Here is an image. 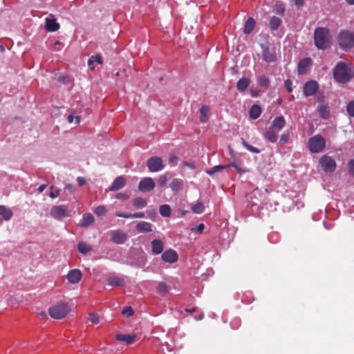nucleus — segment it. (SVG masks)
<instances>
[{
    "label": "nucleus",
    "instance_id": "53",
    "mask_svg": "<svg viewBox=\"0 0 354 354\" xmlns=\"http://www.w3.org/2000/svg\"><path fill=\"white\" fill-rule=\"evenodd\" d=\"M178 157L175 155H171L169 158V162L171 165H175L178 162Z\"/></svg>",
    "mask_w": 354,
    "mask_h": 354
},
{
    "label": "nucleus",
    "instance_id": "44",
    "mask_svg": "<svg viewBox=\"0 0 354 354\" xmlns=\"http://www.w3.org/2000/svg\"><path fill=\"white\" fill-rule=\"evenodd\" d=\"M227 167V165H216V166L213 167L212 169L207 170L206 173L208 174L209 175H212L214 173L220 171L222 169H224Z\"/></svg>",
    "mask_w": 354,
    "mask_h": 354
},
{
    "label": "nucleus",
    "instance_id": "13",
    "mask_svg": "<svg viewBox=\"0 0 354 354\" xmlns=\"http://www.w3.org/2000/svg\"><path fill=\"white\" fill-rule=\"evenodd\" d=\"M161 257L165 262L173 263L178 261V255L175 250L169 249L162 254Z\"/></svg>",
    "mask_w": 354,
    "mask_h": 354
},
{
    "label": "nucleus",
    "instance_id": "20",
    "mask_svg": "<svg viewBox=\"0 0 354 354\" xmlns=\"http://www.w3.org/2000/svg\"><path fill=\"white\" fill-rule=\"evenodd\" d=\"M95 221L94 216L91 213L83 214L82 221L80 222L79 225L82 227H87L91 225Z\"/></svg>",
    "mask_w": 354,
    "mask_h": 354
},
{
    "label": "nucleus",
    "instance_id": "24",
    "mask_svg": "<svg viewBox=\"0 0 354 354\" xmlns=\"http://www.w3.org/2000/svg\"><path fill=\"white\" fill-rule=\"evenodd\" d=\"M250 80L248 77H242L236 83V88L240 92L245 91L250 84Z\"/></svg>",
    "mask_w": 354,
    "mask_h": 354
},
{
    "label": "nucleus",
    "instance_id": "54",
    "mask_svg": "<svg viewBox=\"0 0 354 354\" xmlns=\"http://www.w3.org/2000/svg\"><path fill=\"white\" fill-rule=\"evenodd\" d=\"M115 198L120 200H127L129 198V195L125 193L120 192L118 193L115 195Z\"/></svg>",
    "mask_w": 354,
    "mask_h": 354
},
{
    "label": "nucleus",
    "instance_id": "34",
    "mask_svg": "<svg viewBox=\"0 0 354 354\" xmlns=\"http://www.w3.org/2000/svg\"><path fill=\"white\" fill-rule=\"evenodd\" d=\"M77 249L81 254H85L92 250V247L86 243L80 242L77 245Z\"/></svg>",
    "mask_w": 354,
    "mask_h": 354
},
{
    "label": "nucleus",
    "instance_id": "61",
    "mask_svg": "<svg viewBox=\"0 0 354 354\" xmlns=\"http://www.w3.org/2000/svg\"><path fill=\"white\" fill-rule=\"evenodd\" d=\"M61 46V42L59 41H56L54 44V49L56 50H59L61 48L59 46Z\"/></svg>",
    "mask_w": 354,
    "mask_h": 354
},
{
    "label": "nucleus",
    "instance_id": "60",
    "mask_svg": "<svg viewBox=\"0 0 354 354\" xmlns=\"http://www.w3.org/2000/svg\"><path fill=\"white\" fill-rule=\"evenodd\" d=\"M205 229V225L203 223H201L199 224L197 227H196V230L199 232V233H201Z\"/></svg>",
    "mask_w": 354,
    "mask_h": 354
},
{
    "label": "nucleus",
    "instance_id": "25",
    "mask_svg": "<svg viewBox=\"0 0 354 354\" xmlns=\"http://www.w3.org/2000/svg\"><path fill=\"white\" fill-rule=\"evenodd\" d=\"M115 216L120 218H142L145 216V213L140 212H136L134 214H130V213H124L120 212H117L115 213Z\"/></svg>",
    "mask_w": 354,
    "mask_h": 354
},
{
    "label": "nucleus",
    "instance_id": "32",
    "mask_svg": "<svg viewBox=\"0 0 354 354\" xmlns=\"http://www.w3.org/2000/svg\"><path fill=\"white\" fill-rule=\"evenodd\" d=\"M183 185V182L181 179L179 178H174L171 180V182L169 184V187L174 192H178L180 191Z\"/></svg>",
    "mask_w": 354,
    "mask_h": 354
},
{
    "label": "nucleus",
    "instance_id": "11",
    "mask_svg": "<svg viewBox=\"0 0 354 354\" xmlns=\"http://www.w3.org/2000/svg\"><path fill=\"white\" fill-rule=\"evenodd\" d=\"M155 185V183L151 178L146 177L140 181L138 188L141 192H149L154 188Z\"/></svg>",
    "mask_w": 354,
    "mask_h": 354
},
{
    "label": "nucleus",
    "instance_id": "50",
    "mask_svg": "<svg viewBox=\"0 0 354 354\" xmlns=\"http://www.w3.org/2000/svg\"><path fill=\"white\" fill-rule=\"evenodd\" d=\"M290 138L288 133H283L280 136V143L282 145L286 144Z\"/></svg>",
    "mask_w": 354,
    "mask_h": 354
},
{
    "label": "nucleus",
    "instance_id": "37",
    "mask_svg": "<svg viewBox=\"0 0 354 354\" xmlns=\"http://www.w3.org/2000/svg\"><path fill=\"white\" fill-rule=\"evenodd\" d=\"M257 83L261 87L268 88L270 86V81L269 78L264 75L259 76L257 78Z\"/></svg>",
    "mask_w": 354,
    "mask_h": 354
},
{
    "label": "nucleus",
    "instance_id": "4",
    "mask_svg": "<svg viewBox=\"0 0 354 354\" xmlns=\"http://www.w3.org/2000/svg\"><path fill=\"white\" fill-rule=\"evenodd\" d=\"M70 311L68 304L61 302L50 307L48 309V313L53 319H60L65 317Z\"/></svg>",
    "mask_w": 354,
    "mask_h": 354
},
{
    "label": "nucleus",
    "instance_id": "6",
    "mask_svg": "<svg viewBox=\"0 0 354 354\" xmlns=\"http://www.w3.org/2000/svg\"><path fill=\"white\" fill-rule=\"evenodd\" d=\"M319 163L322 170L326 173L333 172L337 166L335 160L332 157L327 155L322 156Z\"/></svg>",
    "mask_w": 354,
    "mask_h": 354
},
{
    "label": "nucleus",
    "instance_id": "45",
    "mask_svg": "<svg viewBox=\"0 0 354 354\" xmlns=\"http://www.w3.org/2000/svg\"><path fill=\"white\" fill-rule=\"evenodd\" d=\"M88 320L93 324H98L100 322V317L98 314L91 313L88 315Z\"/></svg>",
    "mask_w": 354,
    "mask_h": 354
},
{
    "label": "nucleus",
    "instance_id": "40",
    "mask_svg": "<svg viewBox=\"0 0 354 354\" xmlns=\"http://www.w3.org/2000/svg\"><path fill=\"white\" fill-rule=\"evenodd\" d=\"M191 209L196 214H202L204 212L205 207L202 202L198 201L192 206Z\"/></svg>",
    "mask_w": 354,
    "mask_h": 354
},
{
    "label": "nucleus",
    "instance_id": "59",
    "mask_svg": "<svg viewBox=\"0 0 354 354\" xmlns=\"http://www.w3.org/2000/svg\"><path fill=\"white\" fill-rule=\"evenodd\" d=\"M77 183L80 186H82L86 184V180L84 177H78L77 178Z\"/></svg>",
    "mask_w": 354,
    "mask_h": 354
},
{
    "label": "nucleus",
    "instance_id": "27",
    "mask_svg": "<svg viewBox=\"0 0 354 354\" xmlns=\"http://www.w3.org/2000/svg\"><path fill=\"white\" fill-rule=\"evenodd\" d=\"M318 113L319 114V116L324 119L326 120L330 116V111L328 109V106L326 104H321L318 107Z\"/></svg>",
    "mask_w": 354,
    "mask_h": 354
},
{
    "label": "nucleus",
    "instance_id": "38",
    "mask_svg": "<svg viewBox=\"0 0 354 354\" xmlns=\"http://www.w3.org/2000/svg\"><path fill=\"white\" fill-rule=\"evenodd\" d=\"M160 214L164 217H169L171 215V207L169 205L165 204L160 206Z\"/></svg>",
    "mask_w": 354,
    "mask_h": 354
},
{
    "label": "nucleus",
    "instance_id": "39",
    "mask_svg": "<svg viewBox=\"0 0 354 354\" xmlns=\"http://www.w3.org/2000/svg\"><path fill=\"white\" fill-rule=\"evenodd\" d=\"M209 111V109L208 106L203 105L200 109V113H201V117H200V121L201 122H205L207 120V113Z\"/></svg>",
    "mask_w": 354,
    "mask_h": 354
},
{
    "label": "nucleus",
    "instance_id": "36",
    "mask_svg": "<svg viewBox=\"0 0 354 354\" xmlns=\"http://www.w3.org/2000/svg\"><path fill=\"white\" fill-rule=\"evenodd\" d=\"M132 203L137 208H144L147 206V201L145 198L138 197L132 201Z\"/></svg>",
    "mask_w": 354,
    "mask_h": 354
},
{
    "label": "nucleus",
    "instance_id": "3",
    "mask_svg": "<svg viewBox=\"0 0 354 354\" xmlns=\"http://www.w3.org/2000/svg\"><path fill=\"white\" fill-rule=\"evenodd\" d=\"M337 44L343 50H348L354 47V32L348 30H342L337 37Z\"/></svg>",
    "mask_w": 354,
    "mask_h": 354
},
{
    "label": "nucleus",
    "instance_id": "10",
    "mask_svg": "<svg viewBox=\"0 0 354 354\" xmlns=\"http://www.w3.org/2000/svg\"><path fill=\"white\" fill-rule=\"evenodd\" d=\"M111 240L115 244H123L127 240V234L120 230H112L110 232Z\"/></svg>",
    "mask_w": 354,
    "mask_h": 354
},
{
    "label": "nucleus",
    "instance_id": "9",
    "mask_svg": "<svg viewBox=\"0 0 354 354\" xmlns=\"http://www.w3.org/2000/svg\"><path fill=\"white\" fill-rule=\"evenodd\" d=\"M319 84L316 80L306 82L303 86V93L306 97H310L317 93Z\"/></svg>",
    "mask_w": 354,
    "mask_h": 354
},
{
    "label": "nucleus",
    "instance_id": "64",
    "mask_svg": "<svg viewBox=\"0 0 354 354\" xmlns=\"http://www.w3.org/2000/svg\"><path fill=\"white\" fill-rule=\"evenodd\" d=\"M250 93L252 97H257L259 95V91L251 89Z\"/></svg>",
    "mask_w": 354,
    "mask_h": 354
},
{
    "label": "nucleus",
    "instance_id": "43",
    "mask_svg": "<svg viewBox=\"0 0 354 354\" xmlns=\"http://www.w3.org/2000/svg\"><path fill=\"white\" fill-rule=\"evenodd\" d=\"M106 208L104 205H99L96 207L93 212L97 216H103L106 213Z\"/></svg>",
    "mask_w": 354,
    "mask_h": 354
},
{
    "label": "nucleus",
    "instance_id": "18",
    "mask_svg": "<svg viewBox=\"0 0 354 354\" xmlns=\"http://www.w3.org/2000/svg\"><path fill=\"white\" fill-rule=\"evenodd\" d=\"M278 133V131L270 127V128L263 133V138L267 141L274 143L277 140Z\"/></svg>",
    "mask_w": 354,
    "mask_h": 354
},
{
    "label": "nucleus",
    "instance_id": "21",
    "mask_svg": "<svg viewBox=\"0 0 354 354\" xmlns=\"http://www.w3.org/2000/svg\"><path fill=\"white\" fill-rule=\"evenodd\" d=\"M45 28L47 31L55 32L59 28V24L55 19L46 18L45 20Z\"/></svg>",
    "mask_w": 354,
    "mask_h": 354
},
{
    "label": "nucleus",
    "instance_id": "29",
    "mask_svg": "<svg viewBox=\"0 0 354 354\" xmlns=\"http://www.w3.org/2000/svg\"><path fill=\"white\" fill-rule=\"evenodd\" d=\"M115 339L118 341H121L125 342L127 344H132L135 339V335H122V334H118L115 336Z\"/></svg>",
    "mask_w": 354,
    "mask_h": 354
},
{
    "label": "nucleus",
    "instance_id": "7",
    "mask_svg": "<svg viewBox=\"0 0 354 354\" xmlns=\"http://www.w3.org/2000/svg\"><path fill=\"white\" fill-rule=\"evenodd\" d=\"M147 166L151 172L161 171L165 167L162 159L158 156H153L149 158L147 162Z\"/></svg>",
    "mask_w": 354,
    "mask_h": 354
},
{
    "label": "nucleus",
    "instance_id": "31",
    "mask_svg": "<svg viewBox=\"0 0 354 354\" xmlns=\"http://www.w3.org/2000/svg\"><path fill=\"white\" fill-rule=\"evenodd\" d=\"M0 215L3 216L5 221H9L13 216V213L10 208L0 205Z\"/></svg>",
    "mask_w": 354,
    "mask_h": 354
},
{
    "label": "nucleus",
    "instance_id": "14",
    "mask_svg": "<svg viewBox=\"0 0 354 354\" xmlns=\"http://www.w3.org/2000/svg\"><path fill=\"white\" fill-rule=\"evenodd\" d=\"M313 60L310 57H306L301 59L298 64L297 72L299 75H304L306 73L308 69L312 66Z\"/></svg>",
    "mask_w": 354,
    "mask_h": 354
},
{
    "label": "nucleus",
    "instance_id": "47",
    "mask_svg": "<svg viewBox=\"0 0 354 354\" xmlns=\"http://www.w3.org/2000/svg\"><path fill=\"white\" fill-rule=\"evenodd\" d=\"M346 111L350 116L354 117V101L350 102L347 104Z\"/></svg>",
    "mask_w": 354,
    "mask_h": 354
},
{
    "label": "nucleus",
    "instance_id": "28",
    "mask_svg": "<svg viewBox=\"0 0 354 354\" xmlns=\"http://www.w3.org/2000/svg\"><path fill=\"white\" fill-rule=\"evenodd\" d=\"M255 26V21L252 17H249L244 24L243 32L244 33L249 35L254 30Z\"/></svg>",
    "mask_w": 354,
    "mask_h": 354
},
{
    "label": "nucleus",
    "instance_id": "2",
    "mask_svg": "<svg viewBox=\"0 0 354 354\" xmlns=\"http://www.w3.org/2000/svg\"><path fill=\"white\" fill-rule=\"evenodd\" d=\"M314 43L320 50H326L330 46L331 35L330 30L324 27H317L314 31Z\"/></svg>",
    "mask_w": 354,
    "mask_h": 354
},
{
    "label": "nucleus",
    "instance_id": "8",
    "mask_svg": "<svg viewBox=\"0 0 354 354\" xmlns=\"http://www.w3.org/2000/svg\"><path fill=\"white\" fill-rule=\"evenodd\" d=\"M262 57L265 62L270 63L276 61V52L274 48H271L268 45L261 44Z\"/></svg>",
    "mask_w": 354,
    "mask_h": 354
},
{
    "label": "nucleus",
    "instance_id": "62",
    "mask_svg": "<svg viewBox=\"0 0 354 354\" xmlns=\"http://www.w3.org/2000/svg\"><path fill=\"white\" fill-rule=\"evenodd\" d=\"M295 5L298 6H302L304 3V0H295Z\"/></svg>",
    "mask_w": 354,
    "mask_h": 354
},
{
    "label": "nucleus",
    "instance_id": "49",
    "mask_svg": "<svg viewBox=\"0 0 354 354\" xmlns=\"http://www.w3.org/2000/svg\"><path fill=\"white\" fill-rule=\"evenodd\" d=\"M348 172L354 177V158L351 159L348 163Z\"/></svg>",
    "mask_w": 354,
    "mask_h": 354
},
{
    "label": "nucleus",
    "instance_id": "56",
    "mask_svg": "<svg viewBox=\"0 0 354 354\" xmlns=\"http://www.w3.org/2000/svg\"><path fill=\"white\" fill-rule=\"evenodd\" d=\"M74 119H75L77 123H78L80 122V117H78V116L74 117L73 115H69L68 116V121L70 123L73 122Z\"/></svg>",
    "mask_w": 354,
    "mask_h": 354
},
{
    "label": "nucleus",
    "instance_id": "42",
    "mask_svg": "<svg viewBox=\"0 0 354 354\" xmlns=\"http://www.w3.org/2000/svg\"><path fill=\"white\" fill-rule=\"evenodd\" d=\"M274 12L279 15L283 16L285 14V6L283 3H277L273 8Z\"/></svg>",
    "mask_w": 354,
    "mask_h": 354
},
{
    "label": "nucleus",
    "instance_id": "63",
    "mask_svg": "<svg viewBox=\"0 0 354 354\" xmlns=\"http://www.w3.org/2000/svg\"><path fill=\"white\" fill-rule=\"evenodd\" d=\"M46 187V184H42L39 187H38V191L39 192H42Z\"/></svg>",
    "mask_w": 354,
    "mask_h": 354
},
{
    "label": "nucleus",
    "instance_id": "46",
    "mask_svg": "<svg viewBox=\"0 0 354 354\" xmlns=\"http://www.w3.org/2000/svg\"><path fill=\"white\" fill-rule=\"evenodd\" d=\"M167 181H168L167 174H165L160 175L159 176V178L158 179V184L160 186L163 187L167 184Z\"/></svg>",
    "mask_w": 354,
    "mask_h": 354
},
{
    "label": "nucleus",
    "instance_id": "51",
    "mask_svg": "<svg viewBox=\"0 0 354 354\" xmlns=\"http://www.w3.org/2000/svg\"><path fill=\"white\" fill-rule=\"evenodd\" d=\"M227 167H233L241 174L245 172V170L240 167L235 162H231L230 164L227 165Z\"/></svg>",
    "mask_w": 354,
    "mask_h": 354
},
{
    "label": "nucleus",
    "instance_id": "15",
    "mask_svg": "<svg viewBox=\"0 0 354 354\" xmlns=\"http://www.w3.org/2000/svg\"><path fill=\"white\" fill-rule=\"evenodd\" d=\"M82 277V272L78 269H73L70 270L66 275L68 281L71 283H78L81 280Z\"/></svg>",
    "mask_w": 354,
    "mask_h": 354
},
{
    "label": "nucleus",
    "instance_id": "1",
    "mask_svg": "<svg viewBox=\"0 0 354 354\" xmlns=\"http://www.w3.org/2000/svg\"><path fill=\"white\" fill-rule=\"evenodd\" d=\"M334 80L340 84L349 82L354 77V69L350 62H339L333 70Z\"/></svg>",
    "mask_w": 354,
    "mask_h": 354
},
{
    "label": "nucleus",
    "instance_id": "5",
    "mask_svg": "<svg viewBox=\"0 0 354 354\" xmlns=\"http://www.w3.org/2000/svg\"><path fill=\"white\" fill-rule=\"evenodd\" d=\"M326 146L325 139L320 135H316L309 138L308 149L312 153L321 152Z\"/></svg>",
    "mask_w": 354,
    "mask_h": 354
},
{
    "label": "nucleus",
    "instance_id": "17",
    "mask_svg": "<svg viewBox=\"0 0 354 354\" xmlns=\"http://www.w3.org/2000/svg\"><path fill=\"white\" fill-rule=\"evenodd\" d=\"M136 229L139 233H147L153 231L152 225L147 221H139L136 225Z\"/></svg>",
    "mask_w": 354,
    "mask_h": 354
},
{
    "label": "nucleus",
    "instance_id": "58",
    "mask_svg": "<svg viewBox=\"0 0 354 354\" xmlns=\"http://www.w3.org/2000/svg\"><path fill=\"white\" fill-rule=\"evenodd\" d=\"M59 195V190H52L50 193V197L52 198H55L57 197Z\"/></svg>",
    "mask_w": 354,
    "mask_h": 354
},
{
    "label": "nucleus",
    "instance_id": "19",
    "mask_svg": "<svg viewBox=\"0 0 354 354\" xmlns=\"http://www.w3.org/2000/svg\"><path fill=\"white\" fill-rule=\"evenodd\" d=\"M286 124V120L283 116H278L275 118L270 125L271 128L278 131L279 132L284 127Z\"/></svg>",
    "mask_w": 354,
    "mask_h": 354
},
{
    "label": "nucleus",
    "instance_id": "52",
    "mask_svg": "<svg viewBox=\"0 0 354 354\" xmlns=\"http://www.w3.org/2000/svg\"><path fill=\"white\" fill-rule=\"evenodd\" d=\"M284 86L288 92L291 93L292 91V82L290 80H286L284 82Z\"/></svg>",
    "mask_w": 354,
    "mask_h": 354
},
{
    "label": "nucleus",
    "instance_id": "12",
    "mask_svg": "<svg viewBox=\"0 0 354 354\" xmlns=\"http://www.w3.org/2000/svg\"><path fill=\"white\" fill-rule=\"evenodd\" d=\"M50 215L57 220H61L66 215V209L63 205L53 206L50 209Z\"/></svg>",
    "mask_w": 354,
    "mask_h": 354
},
{
    "label": "nucleus",
    "instance_id": "48",
    "mask_svg": "<svg viewBox=\"0 0 354 354\" xmlns=\"http://www.w3.org/2000/svg\"><path fill=\"white\" fill-rule=\"evenodd\" d=\"M122 314L127 317H130L133 315V310L131 306H128L122 310Z\"/></svg>",
    "mask_w": 354,
    "mask_h": 354
},
{
    "label": "nucleus",
    "instance_id": "33",
    "mask_svg": "<svg viewBox=\"0 0 354 354\" xmlns=\"http://www.w3.org/2000/svg\"><path fill=\"white\" fill-rule=\"evenodd\" d=\"M281 24V19L277 17L273 16L270 19V28L272 30H277Z\"/></svg>",
    "mask_w": 354,
    "mask_h": 354
},
{
    "label": "nucleus",
    "instance_id": "23",
    "mask_svg": "<svg viewBox=\"0 0 354 354\" xmlns=\"http://www.w3.org/2000/svg\"><path fill=\"white\" fill-rule=\"evenodd\" d=\"M152 253L159 254L162 252L164 249L163 242L160 239H154L151 241Z\"/></svg>",
    "mask_w": 354,
    "mask_h": 354
},
{
    "label": "nucleus",
    "instance_id": "41",
    "mask_svg": "<svg viewBox=\"0 0 354 354\" xmlns=\"http://www.w3.org/2000/svg\"><path fill=\"white\" fill-rule=\"evenodd\" d=\"M241 143L243 145V147L248 150L249 151L254 153H260V150L257 149L255 147L252 146L250 145L243 138H241Z\"/></svg>",
    "mask_w": 354,
    "mask_h": 354
},
{
    "label": "nucleus",
    "instance_id": "57",
    "mask_svg": "<svg viewBox=\"0 0 354 354\" xmlns=\"http://www.w3.org/2000/svg\"><path fill=\"white\" fill-rule=\"evenodd\" d=\"M147 214L149 218L153 220V218L156 216V212L155 210H149L147 211Z\"/></svg>",
    "mask_w": 354,
    "mask_h": 354
},
{
    "label": "nucleus",
    "instance_id": "30",
    "mask_svg": "<svg viewBox=\"0 0 354 354\" xmlns=\"http://www.w3.org/2000/svg\"><path fill=\"white\" fill-rule=\"evenodd\" d=\"M97 62L99 64H102L103 61L102 56L100 54H95L92 55L88 60V65L91 70L95 69V66H93V63Z\"/></svg>",
    "mask_w": 354,
    "mask_h": 354
},
{
    "label": "nucleus",
    "instance_id": "16",
    "mask_svg": "<svg viewBox=\"0 0 354 354\" xmlns=\"http://www.w3.org/2000/svg\"><path fill=\"white\" fill-rule=\"evenodd\" d=\"M126 185V179L123 176L117 177L111 185L109 187V190L112 192L118 191L122 187H124Z\"/></svg>",
    "mask_w": 354,
    "mask_h": 354
},
{
    "label": "nucleus",
    "instance_id": "22",
    "mask_svg": "<svg viewBox=\"0 0 354 354\" xmlns=\"http://www.w3.org/2000/svg\"><path fill=\"white\" fill-rule=\"evenodd\" d=\"M109 285L111 286H124L125 284L124 280L117 275L109 276L107 279Z\"/></svg>",
    "mask_w": 354,
    "mask_h": 354
},
{
    "label": "nucleus",
    "instance_id": "26",
    "mask_svg": "<svg viewBox=\"0 0 354 354\" xmlns=\"http://www.w3.org/2000/svg\"><path fill=\"white\" fill-rule=\"evenodd\" d=\"M261 114V108L258 104H253L249 110L250 118L252 120L257 119Z\"/></svg>",
    "mask_w": 354,
    "mask_h": 354
},
{
    "label": "nucleus",
    "instance_id": "55",
    "mask_svg": "<svg viewBox=\"0 0 354 354\" xmlns=\"http://www.w3.org/2000/svg\"><path fill=\"white\" fill-rule=\"evenodd\" d=\"M324 99H325V96L323 93H318V95L317 96V100L319 102H320L321 104H325Z\"/></svg>",
    "mask_w": 354,
    "mask_h": 354
},
{
    "label": "nucleus",
    "instance_id": "35",
    "mask_svg": "<svg viewBox=\"0 0 354 354\" xmlns=\"http://www.w3.org/2000/svg\"><path fill=\"white\" fill-rule=\"evenodd\" d=\"M169 290V286L163 281L159 282L157 286V291L161 295H165Z\"/></svg>",
    "mask_w": 354,
    "mask_h": 354
}]
</instances>
